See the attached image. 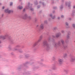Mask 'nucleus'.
<instances>
[{
	"label": "nucleus",
	"instance_id": "obj_1",
	"mask_svg": "<svg viewBox=\"0 0 75 75\" xmlns=\"http://www.w3.org/2000/svg\"><path fill=\"white\" fill-rule=\"evenodd\" d=\"M52 42L54 47H58V46H60L61 45V42L60 41H58L57 43L55 42L54 40H52Z\"/></svg>",
	"mask_w": 75,
	"mask_h": 75
},
{
	"label": "nucleus",
	"instance_id": "obj_2",
	"mask_svg": "<svg viewBox=\"0 0 75 75\" xmlns=\"http://www.w3.org/2000/svg\"><path fill=\"white\" fill-rule=\"evenodd\" d=\"M43 44L44 47H47V40H45L43 42Z\"/></svg>",
	"mask_w": 75,
	"mask_h": 75
},
{
	"label": "nucleus",
	"instance_id": "obj_3",
	"mask_svg": "<svg viewBox=\"0 0 75 75\" xmlns=\"http://www.w3.org/2000/svg\"><path fill=\"white\" fill-rule=\"evenodd\" d=\"M58 62L59 64H62L63 62V59H58Z\"/></svg>",
	"mask_w": 75,
	"mask_h": 75
},
{
	"label": "nucleus",
	"instance_id": "obj_4",
	"mask_svg": "<svg viewBox=\"0 0 75 75\" xmlns=\"http://www.w3.org/2000/svg\"><path fill=\"white\" fill-rule=\"evenodd\" d=\"M41 41V40L40 39H39L37 42H36L33 45V47H35V46H36L37 45V43L39 42H40Z\"/></svg>",
	"mask_w": 75,
	"mask_h": 75
},
{
	"label": "nucleus",
	"instance_id": "obj_5",
	"mask_svg": "<svg viewBox=\"0 0 75 75\" xmlns=\"http://www.w3.org/2000/svg\"><path fill=\"white\" fill-rule=\"evenodd\" d=\"M5 12L6 13H10L13 12V11H10L8 9H6L5 10Z\"/></svg>",
	"mask_w": 75,
	"mask_h": 75
},
{
	"label": "nucleus",
	"instance_id": "obj_6",
	"mask_svg": "<svg viewBox=\"0 0 75 75\" xmlns=\"http://www.w3.org/2000/svg\"><path fill=\"white\" fill-rule=\"evenodd\" d=\"M71 1H69V3L68 2H66V6L68 5V7H70L71 6Z\"/></svg>",
	"mask_w": 75,
	"mask_h": 75
},
{
	"label": "nucleus",
	"instance_id": "obj_7",
	"mask_svg": "<svg viewBox=\"0 0 75 75\" xmlns=\"http://www.w3.org/2000/svg\"><path fill=\"white\" fill-rule=\"evenodd\" d=\"M61 35V33H58L56 34V37L57 38H58V37H59L60 35Z\"/></svg>",
	"mask_w": 75,
	"mask_h": 75
},
{
	"label": "nucleus",
	"instance_id": "obj_8",
	"mask_svg": "<svg viewBox=\"0 0 75 75\" xmlns=\"http://www.w3.org/2000/svg\"><path fill=\"white\" fill-rule=\"evenodd\" d=\"M50 17H52V19H54V18H55V16H52V14H51L50 15Z\"/></svg>",
	"mask_w": 75,
	"mask_h": 75
},
{
	"label": "nucleus",
	"instance_id": "obj_9",
	"mask_svg": "<svg viewBox=\"0 0 75 75\" xmlns=\"http://www.w3.org/2000/svg\"><path fill=\"white\" fill-rule=\"evenodd\" d=\"M40 28L41 29H44V25L41 24L40 26Z\"/></svg>",
	"mask_w": 75,
	"mask_h": 75
},
{
	"label": "nucleus",
	"instance_id": "obj_10",
	"mask_svg": "<svg viewBox=\"0 0 75 75\" xmlns=\"http://www.w3.org/2000/svg\"><path fill=\"white\" fill-rule=\"evenodd\" d=\"M61 42L63 45L64 44H65V42H64V40H61Z\"/></svg>",
	"mask_w": 75,
	"mask_h": 75
},
{
	"label": "nucleus",
	"instance_id": "obj_11",
	"mask_svg": "<svg viewBox=\"0 0 75 75\" xmlns=\"http://www.w3.org/2000/svg\"><path fill=\"white\" fill-rule=\"evenodd\" d=\"M70 37H69V35H67V39L66 40V42H67V41L68 40V39H69Z\"/></svg>",
	"mask_w": 75,
	"mask_h": 75
},
{
	"label": "nucleus",
	"instance_id": "obj_12",
	"mask_svg": "<svg viewBox=\"0 0 75 75\" xmlns=\"http://www.w3.org/2000/svg\"><path fill=\"white\" fill-rule=\"evenodd\" d=\"M27 18V15H26L24 16V17L23 18V19H25L26 18Z\"/></svg>",
	"mask_w": 75,
	"mask_h": 75
},
{
	"label": "nucleus",
	"instance_id": "obj_13",
	"mask_svg": "<svg viewBox=\"0 0 75 75\" xmlns=\"http://www.w3.org/2000/svg\"><path fill=\"white\" fill-rule=\"evenodd\" d=\"M18 8L19 9H22L23 8V7L22 6H19L18 7Z\"/></svg>",
	"mask_w": 75,
	"mask_h": 75
},
{
	"label": "nucleus",
	"instance_id": "obj_14",
	"mask_svg": "<svg viewBox=\"0 0 75 75\" xmlns=\"http://www.w3.org/2000/svg\"><path fill=\"white\" fill-rule=\"evenodd\" d=\"M14 50L15 51H19V49L18 48H15Z\"/></svg>",
	"mask_w": 75,
	"mask_h": 75
},
{
	"label": "nucleus",
	"instance_id": "obj_15",
	"mask_svg": "<svg viewBox=\"0 0 75 75\" xmlns=\"http://www.w3.org/2000/svg\"><path fill=\"white\" fill-rule=\"evenodd\" d=\"M74 60H75L74 59L72 58L71 59V62H73V61H74Z\"/></svg>",
	"mask_w": 75,
	"mask_h": 75
},
{
	"label": "nucleus",
	"instance_id": "obj_16",
	"mask_svg": "<svg viewBox=\"0 0 75 75\" xmlns=\"http://www.w3.org/2000/svg\"><path fill=\"white\" fill-rule=\"evenodd\" d=\"M43 37V36H42L41 35L40 37V39L41 40H42V38Z\"/></svg>",
	"mask_w": 75,
	"mask_h": 75
},
{
	"label": "nucleus",
	"instance_id": "obj_17",
	"mask_svg": "<svg viewBox=\"0 0 75 75\" xmlns=\"http://www.w3.org/2000/svg\"><path fill=\"white\" fill-rule=\"evenodd\" d=\"M73 27L74 28H75V24H73Z\"/></svg>",
	"mask_w": 75,
	"mask_h": 75
},
{
	"label": "nucleus",
	"instance_id": "obj_18",
	"mask_svg": "<svg viewBox=\"0 0 75 75\" xmlns=\"http://www.w3.org/2000/svg\"><path fill=\"white\" fill-rule=\"evenodd\" d=\"M67 56V54H65L64 55V57H66Z\"/></svg>",
	"mask_w": 75,
	"mask_h": 75
},
{
	"label": "nucleus",
	"instance_id": "obj_19",
	"mask_svg": "<svg viewBox=\"0 0 75 75\" xmlns=\"http://www.w3.org/2000/svg\"><path fill=\"white\" fill-rule=\"evenodd\" d=\"M63 6L62 5L61 6V7H60V9L61 10V9H62V8H63Z\"/></svg>",
	"mask_w": 75,
	"mask_h": 75
},
{
	"label": "nucleus",
	"instance_id": "obj_20",
	"mask_svg": "<svg viewBox=\"0 0 75 75\" xmlns=\"http://www.w3.org/2000/svg\"><path fill=\"white\" fill-rule=\"evenodd\" d=\"M61 32H62V33H65V31L63 30H62Z\"/></svg>",
	"mask_w": 75,
	"mask_h": 75
},
{
	"label": "nucleus",
	"instance_id": "obj_21",
	"mask_svg": "<svg viewBox=\"0 0 75 75\" xmlns=\"http://www.w3.org/2000/svg\"><path fill=\"white\" fill-rule=\"evenodd\" d=\"M57 28L56 27H54V30H57Z\"/></svg>",
	"mask_w": 75,
	"mask_h": 75
},
{
	"label": "nucleus",
	"instance_id": "obj_22",
	"mask_svg": "<svg viewBox=\"0 0 75 75\" xmlns=\"http://www.w3.org/2000/svg\"><path fill=\"white\" fill-rule=\"evenodd\" d=\"M66 24L67 26H68V23H66Z\"/></svg>",
	"mask_w": 75,
	"mask_h": 75
},
{
	"label": "nucleus",
	"instance_id": "obj_23",
	"mask_svg": "<svg viewBox=\"0 0 75 75\" xmlns=\"http://www.w3.org/2000/svg\"><path fill=\"white\" fill-rule=\"evenodd\" d=\"M52 37H53V38H55V36L54 35H52Z\"/></svg>",
	"mask_w": 75,
	"mask_h": 75
},
{
	"label": "nucleus",
	"instance_id": "obj_24",
	"mask_svg": "<svg viewBox=\"0 0 75 75\" xmlns=\"http://www.w3.org/2000/svg\"><path fill=\"white\" fill-rule=\"evenodd\" d=\"M57 7H53V9H57Z\"/></svg>",
	"mask_w": 75,
	"mask_h": 75
},
{
	"label": "nucleus",
	"instance_id": "obj_25",
	"mask_svg": "<svg viewBox=\"0 0 75 75\" xmlns=\"http://www.w3.org/2000/svg\"><path fill=\"white\" fill-rule=\"evenodd\" d=\"M13 5V3L11 2L10 4V6H12Z\"/></svg>",
	"mask_w": 75,
	"mask_h": 75
},
{
	"label": "nucleus",
	"instance_id": "obj_26",
	"mask_svg": "<svg viewBox=\"0 0 75 75\" xmlns=\"http://www.w3.org/2000/svg\"><path fill=\"white\" fill-rule=\"evenodd\" d=\"M64 48H67V46H64Z\"/></svg>",
	"mask_w": 75,
	"mask_h": 75
},
{
	"label": "nucleus",
	"instance_id": "obj_27",
	"mask_svg": "<svg viewBox=\"0 0 75 75\" xmlns=\"http://www.w3.org/2000/svg\"><path fill=\"white\" fill-rule=\"evenodd\" d=\"M61 17L62 18H64V15H62L61 16Z\"/></svg>",
	"mask_w": 75,
	"mask_h": 75
},
{
	"label": "nucleus",
	"instance_id": "obj_28",
	"mask_svg": "<svg viewBox=\"0 0 75 75\" xmlns=\"http://www.w3.org/2000/svg\"><path fill=\"white\" fill-rule=\"evenodd\" d=\"M47 49H48V50H49V49H50V47L49 46H48L47 45Z\"/></svg>",
	"mask_w": 75,
	"mask_h": 75
},
{
	"label": "nucleus",
	"instance_id": "obj_29",
	"mask_svg": "<svg viewBox=\"0 0 75 75\" xmlns=\"http://www.w3.org/2000/svg\"><path fill=\"white\" fill-rule=\"evenodd\" d=\"M57 19H58V20H59V19H60V18L59 17H58L57 18Z\"/></svg>",
	"mask_w": 75,
	"mask_h": 75
},
{
	"label": "nucleus",
	"instance_id": "obj_30",
	"mask_svg": "<svg viewBox=\"0 0 75 75\" xmlns=\"http://www.w3.org/2000/svg\"><path fill=\"white\" fill-rule=\"evenodd\" d=\"M72 16H74V13H72Z\"/></svg>",
	"mask_w": 75,
	"mask_h": 75
},
{
	"label": "nucleus",
	"instance_id": "obj_31",
	"mask_svg": "<svg viewBox=\"0 0 75 75\" xmlns=\"http://www.w3.org/2000/svg\"><path fill=\"white\" fill-rule=\"evenodd\" d=\"M75 13V11H73V13Z\"/></svg>",
	"mask_w": 75,
	"mask_h": 75
},
{
	"label": "nucleus",
	"instance_id": "obj_32",
	"mask_svg": "<svg viewBox=\"0 0 75 75\" xmlns=\"http://www.w3.org/2000/svg\"><path fill=\"white\" fill-rule=\"evenodd\" d=\"M4 7L3 6V7H2V9H4Z\"/></svg>",
	"mask_w": 75,
	"mask_h": 75
},
{
	"label": "nucleus",
	"instance_id": "obj_33",
	"mask_svg": "<svg viewBox=\"0 0 75 75\" xmlns=\"http://www.w3.org/2000/svg\"><path fill=\"white\" fill-rule=\"evenodd\" d=\"M55 13V11H53V13Z\"/></svg>",
	"mask_w": 75,
	"mask_h": 75
},
{
	"label": "nucleus",
	"instance_id": "obj_34",
	"mask_svg": "<svg viewBox=\"0 0 75 75\" xmlns=\"http://www.w3.org/2000/svg\"><path fill=\"white\" fill-rule=\"evenodd\" d=\"M45 23H47V21H45Z\"/></svg>",
	"mask_w": 75,
	"mask_h": 75
},
{
	"label": "nucleus",
	"instance_id": "obj_35",
	"mask_svg": "<svg viewBox=\"0 0 75 75\" xmlns=\"http://www.w3.org/2000/svg\"><path fill=\"white\" fill-rule=\"evenodd\" d=\"M73 8H75V6H74Z\"/></svg>",
	"mask_w": 75,
	"mask_h": 75
},
{
	"label": "nucleus",
	"instance_id": "obj_36",
	"mask_svg": "<svg viewBox=\"0 0 75 75\" xmlns=\"http://www.w3.org/2000/svg\"><path fill=\"white\" fill-rule=\"evenodd\" d=\"M48 40H48L49 41H50V39H49Z\"/></svg>",
	"mask_w": 75,
	"mask_h": 75
},
{
	"label": "nucleus",
	"instance_id": "obj_37",
	"mask_svg": "<svg viewBox=\"0 0 75 75\" xmlns=\"http://www.w3.org/2000/svg\"><path fill=\"white\" fill-rule=\"evenodd\" d=\"M25 9H23V11H25Z\"/></svg>",
	"mask_w": 75,
	"mask_h": 75
},
{
	"label": "nucleus",
	"instance_id": "obj_38",
	"mask_svg": "<svg viewBox=\"0 0 75 75\" xmlns=\"http://www.w3.org/2000/svg\"><path fill=\"white\" fill-rule=\"evenodd\" d=\"M31 10H32V11H33V9H31Z\"/></svg>",
	"mask_w": 75,
	"mask_h": 75
},
{
	"label": "nucleus",
	"instance_id": "obj_39",
	"mask_svg": "<svg viewBox=\"0 0 75 75\" xmlns=\"http://www.w3.org/2000/svg\"><path fill=\"white\" fill-rule=\"evenodd\" d=\"M0 5H1V4H0Z\"/></svg>",
	"mask_w": 75,
	"mask_h": 75
},
{
	"label": "nucleus",
	"instance_id": "obj_40",
	"mask_svg": "<svg viewBox=\"0 0 75 75\" xmlns=\"http://www.w3.org/2000/svg\"><path fill=\"white\" fill-rule=\"evenodd\" d=\"M16 47V48H17V46Z\"/></svg>",
	"mask_w": 75,
	"mask_h": 75
},
{
	"label": "nucleus",
	"instance_id": "obj_41",
	"mask_svg": "<svg viewBox=\"0 0 75 75\" xmlns=\"http://www.w3.org/2000/svg\"><path fill=\"white\" fill-rule=\"evenodd\" d=\"M54 59H55V58H54Z\"/></svg>",
	"mask_w": 75,
	"mask_h": 75
}]
</instances>
